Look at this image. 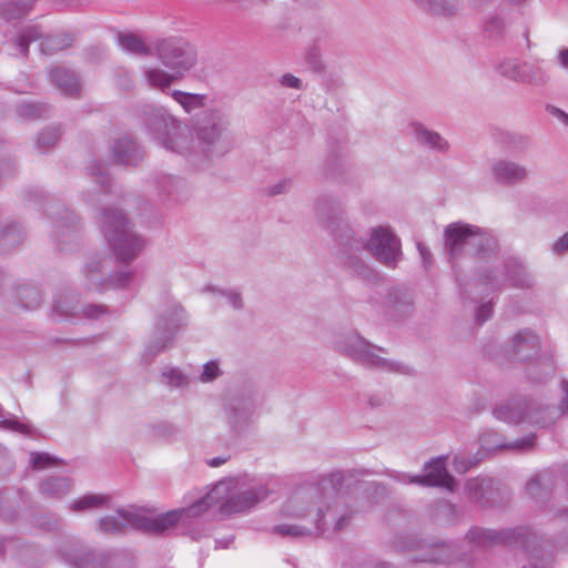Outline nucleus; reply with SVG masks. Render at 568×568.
I'll list each match as a JSON object with an SVG mask.
<instances>
[{
  "label": "nucleus",
  "mask_w": 568,
  "mask_h": 568,
  "mask_svg": "<svg viewBox=\"0 0 568 568\" xmlns=\"http://www.w3.org/2000/svg\"><path fill=\"white\" fill-rule=\"evenodd\" d=\"M162 377L169 386L175 388L185 387L191 381L187 375L176 367H164L162 371Z\"/></svg>",
  "instance_id": "864d4df0"
},
{
  "label": "nucleus",
  "mask_w": 568,
  "mask_h": 568,
  "mask_svg": "<svg viewBox=\"0 0 568 568\" xmlns=\"http://www.w3.org/2000/svg\"><path fill=\"white\" fill-rule=\"evenodd\" d=\"M11 298L18 307L34 311L42 303V293L34 284L21 282L12 286Z\"/></svg>",
  "instance_id": "2f4dec72"
},
{
  "label": "nucleus",
  "mask_w": 568,
  "mask_h": 568,
  "mask_svg": "<svg viewBox=\"0 0 568 568\" xmlns=\"http://www.w3.org/2000/svg\"><path fill=\"white\" fill-rule=\"evenodd\" d=\"M420 551V554L414 556V560L420 562H452L459 558L455 545L447 542L426 545Z\"/></svg>",
  "instance_id": "473e14b6"
},
{
  "label": "nucleus",
  "mask_w": 568,
  "mask_h": 568,
  "mask_svg": "<svg viewBox=\"0 0 568 568\" xmlns=\"http://www.w3.org/2000/svg\"><path fill=\"white\" fill-rule=\"evenodd\" d=\"M505 31V21L498 16H491L485 22L484 36L491 42H498L504 39Z\"/></svg>",
  "instance_id": "8fccbe9b"
},
{
  "label": "nucleus",
  "mask_w": 568,
  "mask_h": 568,
  "mask_svg": "<svg viewBox=\"0 0 568 568\" xmlns=\"http://www.w3.org/2000/svg\"><path fill=\"white\" fill-rule=\"evenodd\" d=\"M529 399L524 397L513 398L494 408L496 419L510 425L527 423Z\"/></svg>",
  "instance_id": "c756f323"
},
{
  "label": "nucleus",
  "mask_w": 568,
  "mask_h": 568,
  "mask_svg": "<svg viewBox=\"0 0 568 568\" xmlns=\"http://www.w3.org/2000/svg\"><path fill=\"white\" fill-rule=\"evenodd\" d=\"M550 409H557L555 406L545 405L538 400L529 399L527 424L534 425L539 428H546L555 425L556 423L542 424L539 423L541 419L548 417Z\"/></svg>",
  "instance_id": "49530a36"
},
{
  "label": "nucleus",
  "mask_w": 568,
  "mask_h": 568,
  "mask_svg": "<svg viewBox=\"0 0 568 568\" xmlns=\"http://www.w3.org/2000/svg\"><path fill=\"white\" fill-rule=\"evenodd\" d=\"M126 514H139V509H119L115 515L102 517L99 520L100 530L105 534H123L129 527L133 528Z\"/></svg>",
  "instance_id": "58836bf2"
},
{
  "label": "nucleus",
  "mask_w": 568,
  "mask_h": 568,
  "mask_svg": "<svg viewBox=\"0 0 568 568\" xmlns=\"http://www.w3.org/2000/svg\"><path fill=\"white\" fill-rule=\"evenodd\" d=\"M115 87L124 92H131L135 88L132 72L123 67H118L113 71Z\"/></svg>",
  "instance_id": "6e6d98bb"
},
{
  "label": "nucleus",
  "mask_w": 568,
  "mask_h": 568,
  "mask_svg": "<svg viewBox=\"0 0 568 568\" xmlns=\"http://www.w3.org/2000/svg\"><path fill=\"white\" fill-rule=\"evenodd\" d=\"M134 278L132 271H121L114 274H106L105 290L124 288L129 286Z\"/></svg>",
  "instance_id": "13d9d810"
},
{
  "label": "nucleus",
  "mask_w": 568,
  "mask_h": 568,
  "mask_svg": "<svg viewBox=\"0 0 568 568\" xmlns=\"http://www.w3.org/2000/svg\"><path fill=\"white\" fill-rule=\"evenodd\" d=\"M320 498L318 488H308L295 493L283 506L286 516L310 519L308 525L282 524L274 526L272 531L283 537L304 538L314 532L324 536L326 532V516L323 515V507L315 506Z\"/></svg>",
  "instance_id": "423d86ee"
},
{
  "label": "nucleus",
  "mask_w": 568,
  "mask_h": 568,
  "mask_svg": "<svg viewBox=\"0 0 568 568\" xmlns=\"http://www.w3.org/2000/svg\"><path fill=\"white\" fill-rule=\"evenodd\" d=\"M170 95L186 113H192L203 108L206 101V95L204 94L189 93L181 90H173L170 92Z\"/></svg>",
  "instance_id": "a18cd8bd"
},
{
  "label": "nucleus",
  "mask_w": 568,
  "mask_h": 568,
  "mask_svg": "<svg viewBox=\"0 0 568 568\" xmlns=\"http://www.w3.org/2000/svg\"><path fill=\"white\" fill-rule=\"evenodd\" d=\"M37 0H0V19L7 22L22 20L32 11Z\"/></svg>",
  "instance_id": "4c0bfd02"
},
{
  "label": "nucleus",
  "mask_w": 568,
  "mask_h": 568,
  "mask_svg": "<svg viewBox=\"0 0 568 568\" xmlns=\"http://www.w3.org/2000/svg\"><path fill=\"white\" fill-rule=\"evenodd\" d=\"M540 351V339L531 329H521L507 344L505 352L514 362L534 358Z\"/></svg>",
  "instance_id": "4be33fe9"
},
{
  "label": "nucleus",
  "mask_w": 568,
  "mask_h": 568,
  "mask_svg": "<svg viewBox=\"0 0 568 568\" xmlns=\"http://www.w3.org/2000/svg\"><path fill=\"white\" fill-rule=\"evenodd\" d=\"M490 171L494 180L500 184L513 185L523 183L528 179L527 168L510 160L494 161Z\"/></svg>",
  "instance_id": "c85d7f7f"
},
{
  "label": "nucleus",
  "mask_w": 568,
  "mask_h": 568,
  "mask_svg": "<svg viewBox=\"0 0 568 568\" xmlns=\"http://www.w3.org/2000/svg\"><path fill=\"white\" fill-rule=\"evenodd\" d=\"M206 291L221 294L224 296L232 307L240 311L244 307L243 298L240 292L234 290H219L215 287H206Z\"/></svg>",
  "instance_id": "bf43d9fd"
},
{
  "label": "nucleus",
  "mask_w": 568,
  "mask_h": 568,
  "mask_svg": "<svg viewBox=\"0 0 568 568\" xmlns=\"http://www.w3.org/2000/svg\"><path fill=\"white\" fill-rule=\"evenodd\" d=\"M27 232L19 222L11 221L0 226V255H7L20 246Z\"/></svg>",
  "instance_id": "f704fd0d"
},
{
  "label": "nucleus",
  "mask_w": 568,
  "mask_h": 568,
  "mask_svg": "<svg viewBox=\"0 0 568 568\" xmlns=\"http://www.w3.org/2000/svg\"><path fill=\"white\" fill-rule=\"evenodd\" d=\"M152 54L164 67L181 75H184L196 63L194 47L181 37L156 38L152 40Z\"/></svg>",
  "instance_id": "4468645a"
},
{
  "label": "nucleus",
  "mask_w": 568,
  "mask_h": 568,
  "mask_svg": "<svg viewBox=\"0 0 568 568\" xmlns=\"http://www.w3.org/2000/svg\"><path fill=\"white\" fill-rule=\"evenodd\" d=\"M111 161L121 165H138L144 156L143 149L129 135L114 139L110 145Z\"/></svg>",
  "instance_id": "b1692460"
},
{
  "label": "nucleus",
  "mask_w": 568,
  "mask_h": 568,
  "mask_svg": "<svg viewBox=\"0 0 568 568\" xmlns=\"http://www.w3.org/2000/svg\"><path fill=\"white\" fill-rule=\"evenodd\" d=\"M384 308L394 318L410 314L414 310V292L406 286H392L385 295Z\"/></svg>",
  "instance_id": "393cba45"
},
{
  "label": "nucleus",
  "mask_w": 568,
  "mask_h": 568,
  "mask_svg": "<svg viewBox=\"0 0 568 568\" xmlns=\"http://www.w3.org/2000/svg\"><path fill=\"white\" fill-rule=\"evenodd\" d=\"M79 301L74 293L67 291L57 295L53 300L52 312L53 314L68 317L75 315L79 312Z\"/></svg>",
  "instance_id": "79ce46f5"
},
{
  "label": "nucleus",
  "mask_w": 568,
  "mask_h": 568,
  "mask_svg": "<svg viewBox=\"0 0 568 568\" xmlns=\"http://www.w3.org/2000/svg\"><path fill=\"white\" fill-rule=\"evenodd\" d=\"M49 78L63 94L73 97L80 92L81 83L78 74L65 67L57 65L49 70Z\"/></svg>",
  "instance_id": "72a5a7b5"
},
{
  "label": "nucleus",
  "mask_w": 568,
  "mask_h": 568,
  "mask_svg": "<svg viewBox=\"0 0 568 568\" xmlns=\"http://www.w3.org/2000/svg\"><path fill=\"white\" fill-rule=\"evenodd\" d=\"M424 11L444 18H450L458 13L459 2L457 0H412Z\"/></svg>",
  "instance_id": "ea45409f"
},
{
  "label": "nucleus",
  "mask_w": 568,
  "mask_h": 568,
  "mask_svg": "<svg viewBox=\"0 0 568 568\" xmlns=\"http://www.w3.org/2000/svg\"><path fill=\"white\" fill-rule=\"evenodd\" d=\"M222 375L219 363L216 361H210L203 365V371L199 376L200 382L210 383L215 381Z\"/></svg>",
  "instance_id": "680f3d73"
},
{
  "label": "nucleus",
  "mask_w": 568,
  "mask_h": 568,
  "mask_svg": "<svg viewBox=\"0 0 568 568\" xmlns=\"http://www.w3.org/2000/svg\"><path fill=\"white\" fill-rule=\"evenodd\" d=\"M109 313V308L105 305L89 304L82 308L84 317L90 320H98Z\"/></svg>",
  "instance_id": "338daca9"
},
{
  "label": "nucleus",
  "mask_w": 568,
  "mask_h": 568,
  "mask_svg": "<svg viewBox=\"0 0 568 568\" xmlns=\"http://www.w3.org/2000/svg\"><path fill=\"white\" fill-rule=\"evenodd\" d=\"M108 260L97 253L90 256L82 268L84 285L88 290L102 292L105 291L106 273L104 272Z\"/></svg>",
  "instance_id": "7c9ffc66"
},
{
  "label": "nucleus",
  "mask_w": 568,
  "mask_h": 568,
  "mask_svg": "<svg viewBox=\"0 0 568 568\" xmlns=\"http://www.w3.org/2000/svg\"><path fill=\"white\" fill-rule=\"evenodd\" d=\"M315 212L320 224L339 245V264L355 276L373 278L374 270L359 255L364 250V239L358 236L351 225L341 200L332 195H322L316 200Z\"/></svg>",
  "instance_id": "f257e3e1"
},
{
  "label": "nucleus",
  "mask_w": 568,
  "mask_h": 568,
  "mask_svg": "<svg viewBox=\"0 0 568 568\" xmlns=\"http://www.w3.org/2000/svg\"><path fill=\"white\" fill-rule=\"evenodd\" d=\"M184 310L176 302H166L156 310L154 328L144 347L142 361L151 363L158 355L173 346L174 337L181 326L184 325Z\"/></svg>",
  "instance_id": "9b49d317"
},
{
  "label": "nucleus",
  "mask_w": 568,
  "mask_h": 568,
  "mask_svg": "<svg viewBox=\"0 0 568 568\" xmlns=\"http://www.w3.org/2000/svg\"><path fill=\"white\" fill-rule=\"evenodd\" d=\"M143 128L155 142L169 152L185 158L193 165L201 164V153L189 125L162 105L144 103L138 111Z\"/></svg>",
  "instance_id": "f03ea898"
},
{
  "label": "nucleus",
  "mask_w": 568,
  "mask_h": 568,
  "mask_svg": "<svg viewBox=\"0 0 568 568\" xmlns=\"http://www.w3.org/2000/svg\"><path fill=\"white\" fill-rule=\"evenodd\" d=\"M560 389H561V398L560 403L557 406V409H550L548 412V417L545 419H541L539 423L542 424H549V423H556L561 417L568 415V379H564L560 383Z\"/></svg>",
  "instance_id": "3c124183"
},
{
  "label": "nucleus",
  "mask_w": 568,
  "mask_h": 568,
  "mask_svg": "<svg viewBox=\"0 0 568 568\" xmlns=\"http://www.w3.org/2000/svg\"><path fill=\"white\" fill-rule=\"evenodd\" d=\"M229 126V115L217 109L202 111L192 119L197 150L204 151L201 153V163L211 158L212 148L225 138Z\"/></svg>",
  "instance_id": "ddd939ff"
},
{
  "label": "nucleus",
  "mask_w": 568,
  "mask_h": 568,
  "mask_svg": "<svg viewBox=\"0 0 568 568\" xmlns=\"http://www.w3.org/2000/svg\"><path fill=\"white\" fill-rule=\"evenodd\" d=\"M118 42L120 47L133 54L146 57L152 54V41L148 45L139 36L134 33H119Z\"/></svg>",
  "instance_id": "37998d69"
},
{
  "label": "nucleus",
  "mask_w": 568,
  "mask_h": 568,
  "mask_svg": "<svg viewBox=\"0 0 568 568\" xmlns=\"http://www.w3.org/2000/svg\"><path fill=\"white\" fill-rule=\"evenodd\" d=\"M99 225L116 260L122 263L135 260L145 246L144 240L135 233L131 222L119 209L103 207Z\"/></svg>",
  "instance_id": "6e6552de"
},
{
  "label": "nucleus",
  "mask_w": 568,
  "mask_h": 568,
  "mask_svg": "<svg viewBox=\"0 0 568 568\" xmlns=\"http://www.w3.org/2000/svg\"><path fill=\"white\" fill-rule=\"evenodd\" d=\"M424 475L410 476L408 481L423 487H444L449 491H454L456 481L446 468V458L436 457L425 463Z\"/></svg>",
  "instance_id": "aec40b11"
},
{
  "label": "nucleus",
  "mask_w": 568,
  "mask_h": 568,
  "mask_svg": "<svg viewBox=\"0 0 568 568\" xmlns=\"http://www.w3.org/2000/svg\"><path fill=\"white\" fill-rule=\"evenodd\" d=\"M39 40L40 53L43 55H53L72 47L74 34L68 31H59L43 36L40 26L27 24L19 28L16 33L6 41V44L13 57L27 59L29 57L30 44Z\"/></svg>",
  "instance_id": "f8f14e48"
},
{
  "label": "nucleus",
  "mask_w": 568,
  "mask_h": 568,
  "mask_svg": "<svg viewBox=\"0 0 568 568\" xmlns=\"http://www.w3.org/2000/svg\"><path fill=\"white\" fill-rule=\"evenodd\" d=\"M334 349L367 369L399 375L413 374V369L407 364L387 357L386 348L373 344L357 331L338 335L334 342Z\"/></svg>",
  "instance_id": "20e7f679"
},
{
  "label": "nucleus",
  "mask_w": 568,
  "mask_h": 568,
  "mask_svg": "<svg viewBox=\"0 0 568 568\" xmlns=\"http://www.w3.org/2000/svg\"><path fill=\"white\" fill-rule=\"evenodd\" d=\"M478 462L479 459L470 458L465 455H455L453 459V466L457 473L464 474L471 467L476 466Z\"/></svg>",
  "instance_id": "0e129e2a"
},
{
  "label": "nucleus",
  "mask_w": 568,
  "mask_h": 568,
  "mask_svg": "<svg viewBox=\"0 0 568 568\" xmlns=\"http://www.w3.org/2000/svg\"><path fill=\"white\" fill-rule=\"evenodd\" d=\"M49 111V106L42 103H22L17 108L20 118L27 120H36L44 116Z\"/></svg>",
  "instance_id": "603ef678"
},
{
  "label": "nucleus",
  "mask_w": 568,
  "mask_h": 568,
  "mask_svg": "<svg viewBox=\"0 0 568 568\" xmlns=\"http://www.w3.org/2000/svg\"><path fill=\"white\" fill-rule=\"evenodd\" d=\"M60 551L73 568H112L119 559V556L98 552L73 544H65Z\"/></svg>",
  "instance_id": "6ab92c4d"
},
{
  "label": "nucleus",
  "mask_w": 568,
  "mask_h": 568,
  "mask_svg": "<svg viewBox=\"0 0 568 568\" xmlns=\"http://www.w3.org/2000/svg\"><path fill=\"white\" fill-rule=\"evenodd\" d=\"M109 500L108 496L104 495H85L74 500L70 505V509L74 513H84L93 509L102 508Z\"/></svg>",
  "instance_id": "de8ad7c7"
},
{
  "label": "nucleus",
  "mask_w": 568,
  "mask_h": 568,
  "mask_svg": "<svg viewBox=\"0 0 568 568\" xmlns=\"http://www.w3.org/2000/svg\"><path fill=\"white\" fill-rule=\"evenodd\" d=\"M71 489V484L67 477H48L39 484L41 495L47 498H62Z\"/></svg>",
  "instance_id": "a19ab883"
},
{
  "label": "nucleus",
  "mask_w": 568,
  "mask_h": 568,
  "mask_svg": "<svg viewBox=\"0 0 568 568\" xmlns=\"http://www.w3.org/2000/svg\"><path fill=\"white\" fill-rule=\"evenodd\" d=\"M258 402V387L252 379L244 381L223 402L229 432L233 436L246 434L254 425Z\"/></svg>",
  "instance_id": "1a4fd4ad"
},
{
  "label": "nucleus",
  "mask_w": 568,
  "mask_h": 568,
  "mask_svg": "<svg viewBox=\"0 0 568 568\" xmlns=\"http://www.w3.org/2000/svg\"><path fill=\"white\" fill-rule=\"evenodd\" d=\"M474 548H487L499 544L520 545L528 555V564L523 568H551L552 555L537 546V536L527 527L494 530L474 527L466 535Z\"/></svg>",
  "instance_id": "39448f33"
},
{
  "label": "nucleus",
  "mask_w": 568,
  "mask_h": 568,
  "mask_svg": "<svg viewBox=\"0 0 568 568\" xmlns=\"http://www.w3.org/2000/svg\"><path fill=\"white\" fill-rule=\"evenodd\" d=\"M60 136L61 132L58 126L45 128L39 133L37 138V146L41 152H44L53 146Z\"/></svg>",
  "instance_id": "5fc2aeb1"
},
{
  "label": "nucleus",
  "mask_w": 568,
  "mask_h": 568,
  "mask_svg": "<svg viewBox=\"0 0 568 568\" xmlns=\"http://www.w3.org/2000/svg\"><path fill=\"white\" fill-rule=\"evenodd\" d=\"M363 247L377 262L387 267H395L402 258L400 241L386 226L379 225L371 229L367 239H364Z\"/></svg>",
  "instance_id": "2eb2a0df"
},
{
  "label": "nucleus",
  "mask_w": 568,
  "mask_h": 568,
  "mask_svg": "<svg viewBox=\"0 0 568 568\" xmlns=\"http://www.w3.org/2000/svg\"><path fill=\"white\" fill-rule=\"evenodd\" d=\"M226 489V484L222 481L190 507L169 510L153 517L146 516L142 509H139V514H126L125 516L133 524V529L161 535L174 528L178 524H187L191 519L209 510L213 505L221 501Z\"/></svg>",
  "instance_id": "0eeeda50"
},
{
  "label": "nucleus",
  "mask_w": 568,
  "mask_h": 568,
  "mask_svg": "<svg viewBox=\"0 0 568 568\" xmlns=\"http://www.w3.org/2000/svg\"><path fill=\"white\" fill-rule=\"evenodd\" d=\"M342 479L343 475L341 473H333L323 478L317 487L320 489V498L316 499L315 506L323 507V515L326 516L327 521L326 532L324 536H328L331 530L333 532L342 531L351 524L353 517V513L349 509L343 508L337 503L331 505L324 500V498L327 497L325 491L328 489L335 491L337 485L342 483Z\"/></svg>",
  "instance_id": "dca6fc26"
},
{
  "label": "nucleus",
  "mask_w": 568,
  "mask_h": 568,
  "mask_svg": "<svg viewBox=\"0 0 568 568\" xmlns=\"http://www.w3.org/2000/svg\"><path fill=\"white\" fill-rule=\"evenodd\" d=\"M552 476L548 471L535 474L526 484L525 490L529 497L536 501H546L551 493Z\"/></svg>",
  "instance_id": "e433bc0d"
},
{
  "label": "nucleus",
  "mask_w": 568,
  "mask_h": 568,
  "mask_svg": "<svg viewBox=\"0 0 568 568\" xmlns=\"http://www.w3.org/2000/svg\"><path fill=\"white\" fill-rule=\"evenodd\" d=\"M155 185L159 193L170 204H183L190 200L191 190L181 178L161 174L156 178Z\"/></svg>",
  "instance_id": "cd10ccee"
},
{
  "label": "nucleus",
  "mask_w": 568,
  "mask_h": 568,
  "mask_svg": "<svg viewBox=\"0 0 568 568\" xmlns=\"http://www.w3.org/2000/svg\"><path fill=\"white\" fill-rule=\"evenodd\" d=\"M444 250L453 267L464 255H473L486 264L496 260L499 244L495 236L479 226L464 223H449L443 233Z\"/></svg>",
  "instance_id": "7ed1b4c3"
},
{
  "label": "nucleus",
  "mask_w": 568,
  "mask_h": 568,
  "mask_svg": "<svg viewBox=\"0 0 568 568\" xmlns=\"http://www.w3.org/2000/svg\"><path fill=\"white\" fill-rule=\"evenodd\" d=\"M523 65H524V61H520L515 58H507V59H504L503 61H500L497 64L496 69L501 77L509 79L511 81H515L517 83H520Z\"/></svg>",
  "instance_id": "09e8293b"
},
{
  "label": "nucleus",
  "mask_w": 568,
  "mask_h": 568,
  "mask_svg": "<svg viewBox=\"0 0 568 568\" xmlns=\"http://www.w3.org/2000/svg\"><path fill=\"white\" fill-rule=\"evenodd\" d=\"M476 282L487 293L497 292L508 284L515 288H531L535 285L534 276L518 258L498 261V257L490 263L478 267Z\"/></svg>",
  "instance_id": "9d476101"
},
{
  "label": "nucleus",
  "mask_w": 568,
  "mask_h": 568,
  "mask_svg": "<svg viewBox=\"0 0 568 568\" xmlns=\"http://www.w3.org/2000/svg\"><path fill=\"white\" fill-rule=\"evenodd\" d=\"M0 418H2V419H0V427H2L4 429H10V430L18 432L21 434L30 433L29 425L21 423L16 418H4L1 406H0Z\"/></svg>",
  "instance_id": "e2e57ef3"
},
{
  "label": "nucleus",
  "mask_w": 568,
  "mask_h": 568,
  "mask_svg": "<svg viewBox=\"0 0 568 568\" xmlns=\"http://www.w3.org/2000/svg\"><path fill=\"white\" fill-rule=\"evenodd\" d=\"M150 435L155 439L169 440L176 436V427L168 422H159L149 426Z\"/></svg>",
  "instance_id": "4d7b16f0"
},
{
  "label": "nucleus",
  "mask_w": 568,
  "mask_h": 568,
  "mask_svg": "<svg viewBox=\"0 0 568 568\" xmlns=\"http://www.w3.org/2000/svg\"><path fill=\"white\" fill-rule=\"evenodd\" d=\"M47 215L52 220V237L59 244H71L77 239L79 222L72 211L63 203L52 200L45 209Z\"/></svg>",
  "instance_id": "a211bd4d"
},
{
  "label": "nucleus",
  "mask_w": 568,
  "mask_h": 568,
  "mask_svg": "<svg viewBox=\"0 0 568 568\" xmlns=\"http://www.w3.org/2000/svg\"><path fill=\"white\" fill-rule=\"evenodd\" d=\"M61 462L48 453H32L31 454V464L34 469H45L55 465H59Z\"/></svg>",
  "instance_id": "052dcab7"
},
{
  "label": "nucleus",
  "mask_w": 568,
  "mask_h": 568,
  "mask_svg": "<svg viewBox=\"0 0 568 568\" xmlns=\"http://www.w3.org/2000/svg\"><path fill=\"white\" fill-rule=\"evenodd\" d=\"M536 436L529 434L528 436L507 443L506 438L494 432L486 430L479 437V443L483 449L494 452L498 449H508L515 452H529L535 447Z\"/></svg>",
  "instance_id": "a878e982"
},
{
  "label": "nucleus",
  "mask_w": 568,
  "mask_h": 568,
  "mask_svg": "<svg viewBox=\"0 0 568 568\" xmlns=\"http://www.w3.org/2000/svg\"><path fill=\"white\" fill-rule=\"evenodd\" d=\"M182 78L183 75L179 74L178 72H168L160 67H149L143 71V79L145 80L146 84L150 88L159 90L163 93H169L171 84Z\"/></svg>",
  "instance_id": "c9c22d12"
},
{
  "label": "nucleus",
  "mask_w": 568,
  "mask_h": 568,
  "mask_svg": "<svg viewBox=\"0 0 568 568\" xmlns=\"http://www.w3.org/2000/svg\"><path fill=\"white\" fill-rule=\"evenodd\" d=\"M552 519L568 523V505H552L549 509Z\"/></svg>",
  "instance_id": "774afa93"
},
{
  "label": "nucleus",
  "mask_w": 568,
  "mask_h": 568,
  "mask_svg": "<svg viewBox=\"0 0 568 568\" xmlns=\"http://www.w3.org/2000/svg\"><path fill=\"white\" fill-rule=\"evenodd\" d=\"M268 496V490L263 486H253L229 497L221 505L224 515L237 514L248 510Z\"/></svg>",
  "instance_id": "5701e85b"
},
{
  "label": "nucleus",
  "mask_w": 568,
  "mask_h": 568,
  "mask_svg": "<svg viewBox=\"0 0 568 568\" xmlns=\"http://www.w3.org/2000/svg\"><path fill=\"white\" fill-rule=\"evenodd\" d=\"M87 175L91 185L83 190L84 200L92 205L102 203L111 192V179L106 169L98 160H92L87 166Z\"/></svg>",
  "instance_id": "412c9836"
},
{
  "label": "nucleus",
  "mask_w": 568,
  "mask_h": 568,
  "mask_svg": "<svg viewBox=\"0 0 568 568\" xmlns=\"http://www.w3.org/2000/svg\"><path fill=\"white\" fill-rule=\"evenodd\" d=\"M409 129L410 136L418 146L442 154L449 151V142L440 133L432 130L424 123L413 122Z\"/></svg>",
  "instance_id": "bb28decb"
},
{
  "label": "nucleus",
  "mask_w": 568,
  "mask_h": 568,
  "mask_svg": "<svg viewBox=\"0 0 568 568\" xmlns=\"http://www.w3.org/2000/svg\"><path fill=\"white\" fill-rule=\"evenodd\" d=\"M293 185L292 179L284 178L280 180L278 182L274 183L273 185H270L267 187V194L271 196L285 194L291 191Z\"/></svg>",
  "instance_id": "69168bd1"
},
{
  "label": "nucleus",
  "mask_w": 568,
  "mask_h": 568,
  "mask_svg": "<svg viewBox=\"0 0 568 568\" xmlns=\"http://www.w3.org/2000/svg\"><path fill=\"white\" fill-rule=\"evenodd\" d=\"M464 490L471 503L484 508L503 506L509 499L508 488L490 477L469 478Z\"/></svg>",
  "instance_id": "f3484780"
},
{
  "label": "nucleus",
  "mask_w": 568,
  "mask_h": 568,
  "mask_svg": "<svg viewBox=\"0 0 568 568\" xmlns=\"http://www.w3.org/2000/svg\"><path fill=\"white\" fill-rule=\"evenodd\" d=\"M521 68V84L542 87L548 83L549 75L540 65L524 61V65Z\"/></svg>",
  "instance_id": "c03bdc74"
}]
</instances>
